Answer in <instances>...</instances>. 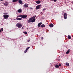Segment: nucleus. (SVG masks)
Listing matches in <instances>:
<instances>
[{
	"mask_svg": "<svg viewBox=\"0 0 73 73\" xmlns=\"http://www.w3.org/2000/svg\"><path fill=\"white\" fill-rule=\"evenodd\" d=\"M36 17V16L35 15L34 17L33 16L29 19V20L27 21V22L28 23H29L30 22H31V23H34L36 21V19L35 17Z\"/></svg>",
	"mask_w": 73,
	"mask_h": 73,
	"instance_id": "obj_1",
	"label": "nucleus"
},
{
	"mask_svg": "<svg viewBox=\"0 0 73 73\" xmlns=\"http://www.w3.org/2000/svg\"><path fill=\"white\" fill-rule=\"evenodd\" d=\"M16 26L19 28H21L22 27V25L21 23H18L16 25Z\"/></svg>",
	"mask_w": 73,
	"mask_h": 73,
	"instance_id": "obj_2",
	"label": "nucleus"
},
{
	"mask_svg": "<svg viewBox=\"0 0 73 73\" xmlns=\"http://www.w3.org/2000/svg\"><path fill=\"white\" fill-rule=\"evenodd\" d=\"M67 16H68V14L66 13H65L64 14V19H66L67 18Z\"/></svg>",
	"mask_w": 73,
	"mask_h": 73,
	"instance_id": "obj_3",
	"label": "nucleus"
},
{
	"mask_svg": "<svg viewBox=\"0 0 73 73\" xmlns=\"http://www.w3.org/2000/svg\"><path fill=\"white\" fill-rule=\"evenodd\" d=\"M3 17L5 19H7L9 17V16L8 15H3Z\"/></svg>",
	"mask_w": 73,
	"mask_h": 73,
	"instance_id": "obj_4",
	"label": "nucleus"
},
{
	"mask_svg": "<svg viewBox=\"0 0 73 73\" xmlns=\"http://www.w3.org/2000/svg\"><path fill=\"white\" fill-rule=\"evenodd\" d=\"M27 15H22V19H25V18H27Z\"/></svg>",
	"mask_w": 73,
	"mask_h": 73,
	"instance_id": "obj_5",
	"label": "nucleus"
},
{
	"mask_svg": "<svg viewBox=\"0 0 73 73\" xmlns=\"http://www.w3.org/2000/svg\"><path fill=\"white\" fill-rule=\"evenodd\" d=\"M41 8V5H39L36 6V10L38 9Z\"/></svg>",
	"mask_w": 73,
	"mask_h": 73,
	"instance_id": "obj_6",
	"label": "nucleus"
},
{
	"mask_svg": "<svg viewBox=\"0 0 73 73\" xmlns=\"http://www.w3.org/2000/svg\"><path fill=\"white\" fill-rule=\"evenodd\" d=\"M17 12L18 13H21L22 12V9H20L17 11Z\"/></svg>",
	"mask_w": 73,
	"mask_h": 73,
	"instance_id": "obj_7",
	"label": "nucleus"
},
{
	"mask_svg": "<svg viewBox=\"0 0 73 73\" xmlns=\"http://www.w3.org/2000/svg\"><path fill=\"white\" fill-rule=\"evenodd\" d=\"M49 26L50 27H51V28H53V26H54V25H53V24H52L51 23L49 25Z\"/></svg>",
	"mask_w": 73,
	"mask_h": 73,
	"instance_id": "obj_8",
	"label": "nucleus"
},
{
	"mask_svg": "<svg viewBox=\"0 0 73 73\" xmlns=\"http://www.w3.org/2000/svg\"><path fill=\"white\" fill-rule=\"evenodd\" d=\"M18 2L19 4H23V1L21 0H19L18 1Z\"/></svg>",
	"mask_w": 73,
	"mask_h": 73,
	"instance_id": "obj_9",
	"label": "nucleus"
},
{
	"mask_svg": "<svg viewBox=\"0 0 73 73\" xmlns=\"http://www.w3.org/2000/svg\"><path fill=\"white\" fill-rule=\"evenodd\" d=\"M42 24V23L41 22L39 23L38 25V27H40V26H41V24Z\"/></svg>",
	"mask_w": 73,
	"mask_h": 73,
	"instance_id": "obj_10",
	"label": "nucleus"
},
{
	"mask_svg": "<svg viewBox=\"0 0 73 73\" xmlns=\"http://www.w3.org/2000/svg\"><path fill=\"white\" fill-rule=\"evenodd\" d=\"M16 20H23V19L21 18H18L16 19Z\"/></svg>",
	"mask_w": 73,
	"mask_h": 73,
	"instance_id": "obj_11",
	"label": "nucleus"
},
{
	"mask_svg": "<svg viewBox=\"0 0 73 73\" xmlns=\"http://www.w3.org/2000/svg\"><path fill=\"white\" fill-rule=\"evenodd\" d=\"M45 25L44 24H42L41 25V28H44V27H45Z\"/></svg>",
	"mask_w": 73,
	"mask_h": 73,
	"instance_id": "obj_12",
	"label": "nucleus"
},
{
	"mask_svg": "<svg viewBox=\"0 0 73 73\" xmlns=\"http://www.w3.org/2000/svg\"><path fill=\"white\" fill-rule=\"evenodd\" d=\"M41 3V1H36V3L37 4H40Z\"/></svg>",
	"mask_w": 73,
	"mask_h": 73,
	"instance_id": "obj_13",
	"label": "nucleus"
},
{
	"mask_svg": "<svg viewBox=\"0 0 73 73\" xmlns=\"http://www.w3.org/2000/svg\"><path fill=\"white\" fill-rule=\"evenodd\" d=\"M55 67L56 68H59V66L58 64H56L55 65Z\"/></svg>",
	"mask_w": 73,
	"mask_h": 73,
	"instance_id": "obj_14",
	"label": "nucleus"
},
{
	"mask_svg": "<svg viewBox=\"0 0 73 73\" xmlns=\"http://www.w3.org/2000/svg\"><path fill=\"white\" fill-rule=\"evenodd\" d=\"M24 8H27V7H28V5H27L26 4H25L23 6Z\"/></svg>",
	"mask_w": 73,
	"mask_h": 73,
	"instance_id": "obj_15",
	"label": "nucleus"
},
{
	"mask_svg": "<svg viewBox=\"0 0 73 73\" xmlns=\"http://www.w3.org/2000/svg\"><path fill=\"white\" fill-rule=\"evenodd\" d=\"M19 1V0H13V3H15V2H17V1Z\"/></svg>",
	"mask_w": 73,
	"mask_h": 73,
	"instance_id": "obj_16",
	"label": "nucleus"
},
{
	"mask_svg": "<svg viewBox=\"0 0 73 73\" xmlns=\"http://www.w3.org/2000/svg\"><path fill=\"white\" fill-rule=\"evenodd\" d=\"M68 39H69V40H70V39H71V36H70V35H68Z\"/></svg>",
	"mask_w": 73,
	"mask_h": 73,
	"instance_id": "obj_17",
	"label": "nucleus"
},
{
	"mask_svg": "<svg viewBox=\"0 0 73 73\" xmlns=\"http://www.w3.org/2000/svg\"><path fill=\"white\" fill-rule=\"evenodd\" d=\"M17 17H22V15H20L17 16Z\"/></svg>",
	"mask_w": 73,
	"mask_h": 73,
	"instance_id": "obj_18",
	"label": "nucleus"
},
{
	"mask_svg": "<svg viewBox=\"0 0 73 73\" xmlns=\"http://www.w3.org/2000/svg\"><path fill=\"white\" fill-rule=\"evenodd\" d=\"M66 66H68L69 65V63H66Z\"/></svg>",
	"mask_w": 73,
	"mask_h": 73,
	"instance_id": "obj_19",
	"label": "nucleus"
},
{
	"mask_svg": "<svg viewBox=\"0 0 73 73\" xmlns=\"http://www.w3.org/2000/svg\"><path fill=\"white\" fill-rule=\"evenodd\" d=\"M8 5V3H4V5H5V6H7Z\"/></svg>",
	"mask_w": 73,
	"mask_h": 73,
	"instance_id": "obj_20",
	"label": "nucleus"
},
{
	"mask_svg": "<svg viewBox=\"0 0 73 73\" xmlns=\"http://www.w3.org/2000/svg\"><path fill=\"white\" fill-rule=\"evenodd\" d=\"M68 53H69V51H68L66 53V54H68Z\"/></svg>",
	"mask_w": 73,
	"mask_h": 73,
	"instance_id": "obj_21",
	"label": "nucleus"
},
{
	"mask_svg": "<svg viewBox=\"0 0 73 73\" xmlns=\"http://www.w3.org/2000/svg\"><path fill=\"white\" fill-rule=\"evenodd\" d=\"M29 48H30V47H28L27 48L26 50H27L28 51V50L29 49Z\"/></svg>",
	"mask_w": 73,
	"mask_h": 73,
	"instance_id": "obj_22",
	"label": "nucleus"
},
{
	"mask_svg": "<svg viewBox=\"0 0 73 73\" xmlns=\"http://www.w3.org/2000/svg\"><path fill=\"white\" fill-rule=\"evenodd\" d=\"M7 14H8V13H3V15H7Z\"/></svg>",
	"mask_w": 73,
	"mask_h": 73,
	"instance_id": "obj_23",
	"label": "nucleus"
},
{
	"mask_svg": "<svg viewBox=\"0 0 73 73\" xmlns=\"http://www.w3.org/2000/svg\"><path fill=\"white\" fill-rule=\"evenodd\" d=\"M23 33H25V34L26 35H27V32H24Z\"/></svg>",
	"mask_w": 73,
	"mask_h": 73,
	"instance_id": "obj_24",
	"label": "nucleus"
},
{
	"mask_svg": "<svg viewBox=\"0 0 73 73\" xmlns=\"http://www.w3.org/2000/svg\"><path fill=\"white\" fill-rule=\"evenodd\" d=\"M27 51H28L27 50H26L24 51V52L25 53H26V52H27Z\"/></svg>",
	"mask_w": 73,
	"mask_h": 73,
	"instance_id": "obj_25",
	"label": "nucleus"
},
{
	"mask_svg": "<svg viewBox=\"0 0 73 73\" xmlns=\"http://www.w3.org/2000/svg\"><path fill=\"white\" fill-rule=\"evenodd\" d=\"M30 9H33V8L32 7H30Z\"/></svg>",
	"mask_w": 73,
	"mask_h": 73,
	"instance_id": "obj_26",
	"label": "nucleus"
},
{
	"mask_svg": "<svg viewBox=\"0 0 73 73\" xmlns=\"http://www.w3.org/2000/svg\"><path fill=\"white\" fill-rule=\"evenodd\" d=\"M3 28H1V31H3Z\"/></svg>",
	"mask_w": 73,
	"mask_h": 73,
	"instance_id": "obj_27",
	"label": "nucleus"
},
{
	"mask_svg": "<svg viewBox=\"0 0 73 73\" xmlns=\"http://www.w3.org/2000/svg\"><path fill=\"white\" fill-rule=\"evenodd\" d=\"M59 66H61V64L60 63H59Z\"/></svg>",
	"mask_w": 73,
	"mask_h": 73,
	"instance_id": "obj_28",
	"label": "nucleus"
},
{
	"mask_svg": "<svg viewBox=\"0 0 73 73\" xmlns=\"http://www.w3.org/2000/svg\"><path fill=\"white\" fill-rule=\"evenodd\" d=\"M46 10V9H44L42 10V11H45Z\"/></svg>",
	"mask_w": 73,
	"mask_h": 73,
	"instance_id": "obj_29",
	"label": "nucleus"
},
{
	"mask_svg": "<svg viewBox=\"0 0 73 73\" xmlns=\"http://www.w3.org/2000/svg\"><path fill=\"white\" fill-rule=\"evenodd\" d=\"M56 1L57 0H54V2H56Z\"/></svg>",
	"mask_w": 73,
	"mask_h": 73,
	"instance_id": "obj_30",
	"label": "nucleus"
},
{
	"mask_svg": "<svg viewBox=\"0 0 73 73\" xmlns=\"http://www.w3.org/2000/svg\"><path fill=\"white\" fill-rule=\"evenodd\" d=\"M41 39L42 40H43V37H42L41 38Z\"/></svg>",
	"mask_w": 73,
	"mask_h": 73,
	"instance_id": "obj_31",
	"label": "nucleus"
},
{
	"mask_svg": "<svg viewBox=\"0 0 73 73\" xmlns=\"http://www.w3.org/2000/svg\"><path fill=\"white\" fill-rule=\"evenodd\" d=\"M1 30L0 29V33H1Z\"/></svg>",
	"mask_w": 73,
	"mask_h": 73,
	"instance_id": "obj_32",
	"label": "nucleus"
},
{
	"mask_svg": "<svg viewBox=\"0 0 73 73\" xmlns=\"http://www.w3.org/2000/svg\"><path fill=\"white\" fill-rule=\"evenodd\" d=\"M5 3H8V2H7V1H6V2H5Z\"/></svg>",
	"mask_w": 73,
	"mask_h": 73,
	"instance_id": "obj_33",
	"label": "nucleus"
},
{
	"mask_svg": "<svg viewBox=\"0 0 73 73\" xmlns=\"http://www.w3.org/2000/svg\"><path fill=\"white\" fill-rule=\"evenodd\" d=\"M1 0V1H3V0Z\"/></svg>",
	"mask_w": 73,
	"mask_h": 73,
	"instance_id": "obj_34",
	"label": "nucleus"
},
{
	"mask_svg": "<svg viewBox=\"0 0 73 73\" xmlns=\"http://www.w3.org/2000/svg\"><path fill=\"white\" fill-rule=\"evenodd\" d=\"M41 13H42V14H43V13H42V12H41Z\"/></svg>",
	"mask_w": 73,
	"mask_h": 73,
	"instance_id": "obj_35",
	"label": "nucleus"
},
{
	"mask_svg": "<svg viewBox=\"0 0 73 73\" xmlns=\"http://www.w3.org/2000/svg\"><path fill=\"white\" fill-rule=\"evenodd\" d=\"M52 0V1H53V0Z\"/></svg>",
	"mask_w": 73,
	"mask_h": 73,
	"instance_id": "obj_36",
	"label": "nucleus"
},
{
	"mask_svg": "<svg viewBox=\"0 0 73 73\" xmlns=\"http://www.w3.org/2000/svg\"><path fill=\"white\" fill-rule=\"evenodd\" d=\"M50 0L51 1V0Z\"/></svg>",
	"mask_w": 73,
	"mask_h": 73,
	"instance_id": "obj_37",
	"label": "nucleus"
}]
</instances>
